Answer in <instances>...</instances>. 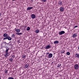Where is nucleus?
I'll return each mask as SVG.
<instances>
[{
	"instance_id": "obj_1",
	"label": "nucleus",
	"mask_w": 79,
	"mask_h": 79,
	"mask_svg": "<svg viewBox=\"0 0 79 79\" xmlns=\"http://www.w3.org/2000/svg\"><path fill=\"white\" fill-rule=\"evenodd\" d=\"M64 7L63 6H61L60 8V12H62V13H63V12L64 11Z\"/></svg>"
},
{
	"instance_id": "obj_2",
	"label": "nucleus",
	"mask_w": 79,
	"mask_h": 79,
	"mask_svg": "<svg viewBox=\"0 0 79 79\" xmlns=\"http://www.w3.org/2000/svg\"><path fill=\"white\" fill-rule=\"evenodd\" d=\"M74 68L75 69H78L79 68V65H78L77 64H75L74 66Z\"/></svg>"
},
{
	"instance_id": "obj_3",
	"label": "nucleus",
	"mask_w": 79,
	"mask_h": 79,
	"mask_svg": "<svg viewBox=\"0 0 79 79\" xmlns=\"http://www.w3.org/2000/svg\"><path fill=\"white\" fill-rule=\"evenodd\" d=\"M65 33V32L64 31H60L59 32V34L60 35H62V34H64Z\"/></svg>"
},
{
	"instance_id": "obj_4",
	"label": "nucleus",
	"mask_w": 79,
	"mask_h": 79,
	"mask_svg": "<svg viewBox=\"0 0 79 79\" xmlns=\"http://www.w3.org/2000/svg\"><path fill=\"white\" fill-rule=\"evenodd\" d=\"M52 56L53 54L52 53H50L48 55V58H52Z\"/></svg>"
},
{
	"instance_id": "obj_5",
	"label": "nucleus",
	"mask_w": 79,
	"mask_h": 79,
	"mask_svg": "<svg viewBox=\"0 0 79 79\" xmlns=\"http://www.w3.org/2000/svg\"><path fill=\"white\" fill-rule=\"evenodd\" d=\"M5 52V54L4 55V56L5 57H7V56H8L10 55H9V52Z\"/></svg>"
},
{
	"instance_id": "obj_6",
	"label": "nucleus",
	"mask_w": 79,
	"mask_h": 79,
	"mask_svg": "<svg viewBox=\"0 0 79 79\" xmlns=\"http://www.w3.org/2000/svg\"><path fill=\"white\" fill-rule=\"evenodd\" d=\"M15 31H16L17 32H18V33L20 32V29H16V28H15Z\"/></svg>"
},
{
	"instance_id": "obj_7",
	"label": "nucleus",
	"mask_w": 79,
	"mask_h": 79,
	"mask_svg": "<svg viewBox=\"0 0 79 79\" xmlns=\"http://www.w3.org/2000/svg\"><path fill=\"white\" fill-rule=\"evenodd\" d=\"M32 7H27V10H32Z\"/></svg>"
},
{
	"instance_id": "obj_8",
	"label": "nucleus",
	"mask_w": 79,
	"mask_h": 79,
	"mask_svg": "<svg viewBox=\"0 0 79 79\" xmlns=\"http://www.w3.org/2000/svg\"><path fill=\"white\" fill-rule=\"evenodd\" d=\"M77 37V34H76V33L73 34L72 35V37H73V38H75V37Z\"/></svg>"
},
{
	"instance_id": "obj_9",
	"label": "nucleus",
	"mask_w": 79,
	"mask_h": 79,
	"mask_svg": "<svg viewBox=\"0 0 79 79\" xmlns=\"http://www.w3.org/2000/svg\"><path fill=\"white\" fill-rule=\"evenodd\" d=\"M50 48H51V47H50V45L47 46L45 48V49H48Z\"/></svg>"
},
{
	"instance_id": "obj_10",
	"label": "nucleus",
	"mask_w": 79,
	"mask_h": 79,
	"mask_svg": "<svg viewBox=\"0 0 79 79\" xmlns=\"http://www.w3.org/2000/svg\"><path fill=\"white\" fill-rule=\"evenodd\" d=\"M24 67L25 68H28V67H29V64H25Z\"/></svg>"
},
{
	"instance_id": "obj_11",
	"label": "nucleus",
	"mask_w": 79,
	"mask_h": 79,
	"mask_svg": "<svg viewBox=\"0 0 79 79\" xmlns=\"http://www.w3.org/2000/svg\"><path fill=\"white\" fill-rule=\"evenodd\" d=\"M7 39L8 40H11L12 39L11 37L9 36V35H8L7 36Z\"/></svg>"
},
{
	"instance_id": "obj_12",
	"label": "nucleus",
	"mask_w": 79,
	"mask_h": 79,
	"mask_svg": "<svg viewBox=\"0 0 79 79\" xmlns=\"http://www.w3.org/2000/svg\"><path fill=\"white\" fill-rule=\"evenodd\" d=\"M31 17L32 19H34L35 18V15L34 14H32L31 15Z\"/></svg>"
},
{
	"instance_id": "obj_13",
	"label": "nucleus",
	"mask_w": 79,
	"mask_h": 79,
	"mask_svg": "<svg viewBox=\"0 0 79 79\" xmlns=\"http://www.w3.org/2000/svg\"><path fill=\"white\" fill-rule=\"evenodd\" d=\"M3 36L4 37H8V34H6V33H5L3 34Z\"/></svg>"
},
{
	"instance_id": "obj_14",
	"label": "nucleus",
	"mask_w": 79,
	"mask_h": 79,
	"mask_svg": "<svg viewBox=\"0 0 79 79\" xmlns=\"http://www.w3.org/2000/svg\"><path fill=\"white\" fill-rule=\"evenodd\" d=\"M58 43H59V41L58 40L55 41L54 42V44H58Z\"/></svg>"
},
{
	"instance_id": "obj_15",
	"label": "nucleus",
	"mask_w": 79,
	"mask_h": 79,
	"mask_svg": "<svg viewBox=\"0 0 79 79\" xmlns=\"http://www.w3.org/2000/svg\"><path fill=\"white\" fill-rule=\"evenodd\" d=\"M6 50L5 51V52H8V50H9V48L8 47L6 48Z\"/></svg>"
},
{
	"instance_id": "obj_16",
	"label": "nucleus",
	"mask_w": 79,
	"mask_h": 79,
	"mask_svg": "<svg viewBox=\"0 0 79 79\" xmlns=\"http://www.w3.org/2000/svg\"><path fill=\"white\" fill-rule=\"evenodd\" d=\"M75 57H76V58H79V54H75Z\"/></svg>"
},
{
	"instance_id": "obj_17",
	"label": "nucleus",
	"mask_w": 79,
	"mask_h": 79,
	"mask_svg": "<svg viewBox=\"0 0 79 79\" xmlns=\"http://www.w3.org/2000/svg\"><path fill=\"white\" fill-rule=\"evenodd\" d=\"M58 5H60L61 6V5H62V2H61V1L59 2L58 3Z\"/></svg>"
},
{
	"instance_id": "obj_18",
	"label": "nucleus",
	"mask_w": 79,
	"mask_h": 79,
	"mask_svg": "<svg viewBox=\"0 0 79 79\" xmlns=\"http://www.w3.org/2000/svg\"><path fill=\"white\" fill-rule=\"evenodd\" d=\"M9 60H10V62H13V59L11 57L10 59Z\"/></svg>"
},
{
	"instance_id": "obj_19",
	"label": "nucleus",
	"mask_w": 79,
	"mask_h": 79,
	"mask_svg": "<svg viewBox=\"0 0 79 79\" xmlns=\"http://www.w3.org/2000/svg\"><path fill=\"white\" fill-rule=\"evenodd\" d=\"M16 34H17V35H22V33H16Z\"/></svg>"
},
{
	"instance_id": "obj_20",
	"label": "nucleus",
	"mask_w": 79,
	"mask_h": 79,
	"mask_svg": "<svg viewBox=\"0 0 79 79\" xmlns=\"http://www.w3.org/2000/svg\"><path fill=\"white\" fill-rule=\"evenodd\" d=\"M35 32L37 34H38V33H39V30L38 29H37V30H36Z\"/></svg>"
},
{
	"instance_id": "obj_21",
	"label": "nucleus",
	"mask_w": 79,
	"mask_h": 79,
	"mask_svg": "<svg viewBox=\"0 0 79 79\" xmlns=\"http://www.w3.org/2000/svg\"><path fill=\"white\" fill-rule=\"evenodd\" d=\"M8 36L6 37H5L3 38V40H6V39H8Z\"/></svg>"
},
{
	"instance_id": "obj_22",
	"label": "nucleus",
	"mask_w": 79,
	"mask_h": 79,
	"mask_svg": "<svg viewBox=\"0 0 79 79\" xmlns=\"http://www.w3.org/2000/svg\"><path fill=\"white\" fill-rule=\"evenodd\" d=\"M26 55H22V57L23 58H24V59H25V58H26Z\"/></svg>"
},
{
	"instance_id": "obj_23",
	"label": "nucleus",
	"mask_w": 79,
	"mask_h": 79,
	"mask_svg": "<svg viewBox=\"0 0 79 79\" xmlns=\"http://www.w3.org/2000/svg\"><path fill=\"white\" fill-rule=\"evenodd\" d=\"M27 31H29L30 30V27H28L27 28Z\"/></svg>"
},
{
	"instance_id": "obj_24",
	"label": "nucleus",
	"mask_w": 79,
	"mask_h": 79,
	"mask_svg": "<svg viewBox=\"0 0 79 79\" xmlns=\"http://www.w3.org/2000/svg\"><path fill=\"white\" fill-rule=\"evenodd\" d=\"M61 66V64H58V65L57 66V68H59V67H60Z\"/></svg>"
},
{
	"instance_id": "obj_25",
	"label": "nucleus",
	"mask_w": 79,
	"mask_h": 79,
	"mask_svg": "<svg viewBox=\"0 0 79 79\" xmlns=\"http://www.w3.org/2000/svg\"><path fill=\"white\" fill-rule=\"evenodd\" d=\"M66 54L67 55H70V52H67L66 53Z\"/></svg>"
},
{
	"instance_id": "obj_26",
	"label": "nucleus",
	"mask_w": 79,
	"mask_h": 79,
	"mask_svg": "<svg viewBox=\"0 0 79 79\" xmlns=\"http://www.w3.org/2000/svg\"><path fill=\"white\" fill-rule=\"evenodd\" d=\"M7 73H8V70H6L5 71V74H7Z\"/></svg>"
},
{
	"instance_id": "obj_27",
	"label": "nucleus",
	"mask_w": 79,
	"mask_h": 79,
	"mask_svg": "<svg viewBox=\"0 0 79 79\" xmlns=\"http://www.w3.org/2000/svg\"><path fill=\"white\" fill-rule=\"evenodd\" d=\"M64 52H65V51H64V50L62 51L61 52V53H64Z\"/></svg>"
},
{
	"instance_id": "obj_28",
	"label": "nucleus",
	"mask_w": 79,
	"mask_h": 79,
	"mask_svg": "<svg viewBox=\"0 0 79 79\" xmlns=\"http://www.w3.org/2000/svg\"><path fill=\"white\" fill-rule=\"evenodd\" d=\"M46 0H41L42 2H44L45 3L46 2Z\"/></svg>"
},
{
	"instance_id": "obj_29",
	"label": "nucleus",
	"mask_w": 79,
	"mask_h": 79,
	"mask_svg": "<svg viewBox=\"0 0 79 79\" xmlns=\"http://www.w3.org/2000/svg\"><path fill=\"white\" fill-rule=\"evenodd\" d=\"M8 79H14V78L13 77H9L8 78Z\"/></svg>"
},
{
	"instance_id": "obj_30",
	"label": "nucleus",
	"mask_w": 79,
	"mask_h": 79,
	"mask_svg": "<svg viewBox=\"0 0 79 79\" xmlns=\"http://www.w3.org/2000/svg\"><path fill=\"white\" fill-rule=\"evenodd\" d=\"M12 37H15V34H14L13 35L12 34Z\"/></svg>"
},
{
	"instance_id": "obj_31",
	"label": "nucleus",
	"mask_w": 79,
	"mask_h": 79,
	"mask_svg": "<svg viewBox=\"0 0 79 79\" xmlns=\"http://www.w3.org/2000/svg\"><path fill=\"white\" fill-rule=\"evenodd\" d=\"M78 26H75V27H74V28H76V27H77Z\"/></svg>"
},
{
	"instance_id": "obj_32",
	"label": "nucleus",
	"mask_w": 79,
	"mask_h": 79,
	"mask_svg": "<svg viewBox=\"0 0 79 79\" xmlns=\"http://www.w3.org/2000/svg\"><path fill=\"white\" fill-rule=\"evenodd\" d=\"M12 58H15V56H12Z\"/></svg>"
},
{
	"instance_id": "obj_33",
	"label": "nucleus",
	"mask_w": 79,
	"mask_h": 79,
	"mask_svg": "<svg viewBox=\"0 0 79 79\" xmlns=\"http://www.w3.org/2000/svg\"><path fill=\"white\" fill-rule=\"evenodd\" d=\"M23 27L24 28H26V26H24Z\"/></svg>"
},
{
	"instance_id": "obj_34",
	"label": "nucleus",
	"mask_w": 79,
	"mask_h": 79,
	"mask_svg": "<svg viewBox=\"0 0 79 79\" xmlns=\"http://www.w3.org/2000/svg\"><path fill=\"white\" fill-rule=\"evenodd\" d=\"M48 54H49V52H47L46 53L47 55Z\"/></svg>"
},
{
	"instance_id": "obj_35",
	"label": "nucleus",
	"mask_w": 79,
	"mask_h": 79,
	"mask_svg": "<svg viewBox=\"0 0 79 79\" xmlns=\"http://www.w3.org/2000/svg\"><path fill=\"white\" fill-rule=\"evenodd\" d=\"M7 45H9L10 46V44H9V43H7Z\"/></svg>"
},
{
	"instance_id": "obj_36",
	"label": "nucleus",
	"mask_w": 79,
	"mask_h": 79,
	"mask_svg": "<svg viewBox=\"0 0 79 79\" xmlns=\"http://www.w3.org/2000/svg\"><path fill=\"white\" fill-rule=\"evenodd\" d=\"M5 43L7 45V44H8L7 43H6V42H5Z\"/></svg>"
},
{
	"instance_id": "obj_37",
	"label": "nucleus",
	"mask_w": 79,
	"mask_h": 79,
	"mask_svg": "<svg viewBox=\"0 0 79 79\" xmlns=\"http://www.w3.org/2000/svg\"><path fill=\"white\" fill-rule=\"evenodd\" d=\"M75 79H79V78H76Z\"/></svg>"
},
{
	"instance_id": "obj_38",
	"label": "nucleus",
	"mask_w": 79,
	"mask_h": 79,
	"mask_svg": "<svg viewBox=\"0 0 79 79\" xmlns=\"http://www.w3.org/2000/svg\"><path fill=\"white\" fill-rule=\"evenodd\" d=\"M12 1H15L16 0H12Z\"/></svg>"
},
{
	"instance_id": "obj_39",
	"label": "nucleus",
	"mask_w": 79,
	"mask_h": 79,
	"mask_svg": "<svg viewBox=\"0 0 79 79\" xmlns=\"http://www.w3.org/2000/svg\"><path fill=\"white\" fill-rule=\"evenodd\" d=\"M0 16H1V14L0 13Z\"/></svg>"
},
{
	"instance_id": "obj_40",
	"label": "nucleus",
	"mask_w": 79,
	"mask_h": 79,
	"mask_svg": "<svg viewBox=\"0 0 79 79\" xmlns=\"http://www.w3.org/2000/svg\"><path fill=\"white\" fill-rule=\"evenodd\" d=\"M0 79H1V77H0Z\"/></svg>"
},
{
	"instance_id": "obj_41",
	"label": "nucleus",
	"mask_w": 79,
	"mask_h": 79,
	"mask_svg": "<svg viewBox=\"0 0 79 79\" xmlns=\"http://www.w3.org/2000/svg\"><path fill=\"white\" fill-rule=\"evenodd\" d=\"M51 44H52V43H51Z\"/></svg>"
}]
</instances>
